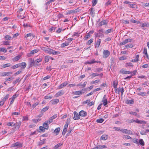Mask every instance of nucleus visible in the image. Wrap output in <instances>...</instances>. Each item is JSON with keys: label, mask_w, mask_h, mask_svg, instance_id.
I'll return each mask as SVG.
<instances>
[{"label": "nucleus", "mask_w": 149, "mask_h": 149, "mask_svg": "<svg viewBox=\"0 0 149 149\" xmlns=\"http://www.w3.org/2000/svg\"><path fill=\"white\" fill-rule=\"evenodd\" d=\"M132 41V40L130 38H128L124 40L123 41L120 43V46H122L125 45L127 43L131 42Z\"/></svg>", "instance_id": "obj_1"}, {"label": "nucleus", "mask_w": 149, "mask_h": 149, "mask_svg": "<svg viewBox=\"0 0 149 149\" xmlns=\"http://www.w3.org/2000/svg\"><path fill=\"white\" fill-rule=\"evenodd\" d=\"M41 49L43 51L45 52L47 54H49L50 53V48H49L47 46L46 47H41Z\"/></svg>", "instance_id": "obj_2"}, {"label": "nucleus", "mask_w": 149, "mask_h": 149, "mask_svg": "<svg viewBox=\"0 0 149 149\" xmlns=\"http://www.w3.org/2000/svg\"><path fill=\"white\" fill-rule=\"evenodd\" d=\"M103 57L106 58L108 57L110 54V52L108 50H104L103 52Z\"/></svg>", "instance_id": "obj_3"}, {"label": "nucleus", "mask_w": 149, "mask_h": 149, "mask_svg": "<svg viewBox=\"0 0 149 149\" xmlns=\"http://www.w3.org/2000/svg\"><path fill=\"white\" fill-rule=\"evenodd\" d=\"M12 146L16 147V148H20L22 146V144L17 142L13 144Z\"/></svg>", "instance_id": "obj_4"}, {"label": "nucleus", "mask_w": 149, "mask_h": 149, "mask_svg": "<svg viewBox=\"0 0 149 149\" xmlns=\"http://www.w3.org/2000/svg\"><path fill=\"white\" fill-rule=\"evenodd\" d=\"M121 131L122 132L128 134H132V133L131 131L125 129H121Z\"/></svg>", "instance_id": "obj_5"}, {"label": "nucleus", "mask_w": 149, "mask_h": 149, "mask_svg": "<svg viewBox=\"0 0 149 149\" xmlns=\"http://www.w3.org/2000/svg\"><path fill=\"white\" fill-rule=\"evenodd\" d=\"M74 116L73 117V118L74 120H79L80 118V116L79 114H78V113L75 111L73 113Z\"/></svg>", "instance_id": "obj_6"}, {"label": "nucleus", "mask_w": 149, "mask_h": 149, "mask_svg": "<svg viewBox=\"0 0 149 149\" xmlns=\"http://www.w3.org/2000/svg\"><path fill=\"white\" fill-rule=\"evenodd\" d=\"M102 102H103V105L104 106L107 107V106L108 104L107 99L106 98V95H104L102 98Z\"/></svg>", "instance_id": "obj_7"}, {"label": "nucleus", "mask_w": 149, "mask_h": 149, "mask_svg": "<svg viewBox=\"0 0 149 149\" xmlns=\"http://www.w3.org/2000/svg\"><path fill=\"white\" fill-rule=\"evenodd\" d=\"M85 91V89H82L81 91H74L73 92V93L74 95H80L82 94V91Z\"/></svg>", "instance_id": "obj_8"}, {"label": "nucleus", "mask_w": 149, "mask_h": 149, "mask_svg": "<svg viewBox=\"0 0 149 149\" xmlns=\"http://www.w3.org/2000/svg\"><path fill=\"white\" fill-rule=\"evenodd\" d=\"M80 116L81 117H85L87 116V113L84 110L81 111L79 113Z\"/></svg>", "instance_id": "obj_9"}, {"label": "nucleus", "mask_w": 149, "mask_h": 149, "mask_svg": "<svg viewBox=\"0 0 149 149\" xmlns=\"http://www.w3.org/2000/svg\"><path fill=\"white\" fill-rule=\"evenodd\" d=\"M100 63V61H95V59H92L90 61H87L86 62L85 64H91L95 63Z\"/></svg>", "instance_id": "obj_10"}, {"label": "nucleus", "mask_w": 149, "mask_h": 149, "mask_svg": "<svg viewBox=\"0 0 149 149\" xmlns=\"http://www.w3.org/2000/svg\"><path fill=\"white\" fill-rule=\"evenodd\" d=\"M60 53L61 52L59 51H56L51 49L49 54H52L53 55H58L60 54Z\"/></svg>", "instance_id": "obj_11"}, {"label": "nucleus", "mask_w": 149, "mask_h": 149, "mask_svg": "<svg viewBox=\"0 0 149 149\" xmlns=\"http://www.w3.org/2000/svg\"><path fill=\"white\" fill-rule=\"evenodd\" d=\"M120 72L123 74H132V72L129 71H126L122 69L120 71Z\"/></svg>", "instance_id": "obj_12"}, {"label": "nucleus", "mask_w": 149, "mask_h": 149, "mask_svg": "<svg viewBox=\"0 0 149 149\" xmlns=\"http://www.w3.org/2000/svg\"><path fill=\"white\" fill-rule=\"evenodd\" d=\"M57 114H54L53 116L51 117L48 121L49 122V124H50L51 123H52L53 122V120L56 118H57Z\"/></svg>", "instance_id": "obj_13"}, {"label": "nucleus", "mask_w": 149, "mask_h": 149, "mask_svg": "<svg viewBox=\"0 0 149 149\" xmlns=\"http://www.w3.org/2000/svg\"><path fill=\"white\" fill-rule=\"evenodd\" d=\"M39 51V50L37 49H35L31 51L29 53L27 54L28 57H30L31 56V54H34L36 53Z\"/></svg>", "instance_id": "obj_14"}, {"label": "nucleus", "mask_w": 149, "mask_h": 149, "mask_svg": "<svg viewBox=\"0 0 149 149\" xmlns=\"http://www.w3.org/2000/svg\"><path fill=\"white\" fill-rule=\"evenodd\" d=\"M64 93V92L63 91L61 90L58 91L57 93L55 95V96L56 97H58L59 96H61L63 95Z\"/></svg>", "instance_id": "obj_15"}, {"label": "nucleus", "mask_w": 149, "mask_h": 149, "mask_svg": "<svg viewBox=\"0 0 149 149\" xmlns=\"http://www.w3.org/2000/svg\"><path fill=\"white\" fill-rule=\"evenodd\" d=\"M108 21L107 20H105L101 21L99 24V26H100L103 25H107Z\"/></svg>", "instance_id": "obj_16"}, {"label": "nucleus", "mask_w": 149, "mask_h": 149, "mask_svg": "<svg viewBox=\"0 0 149 149\" xmlns=\"http://www.w3.org/2000/svg\"><path fill=\"white\" fill-rule=\"evenodd\" d=\"M68 84V83L67 82H63L58 86V89H61L64 87L66 86Z\"/></svg>", "instance_id": "obj_17"}, {"label": "nucleus", "mask_w": 149, "mask_h": 149, "mask_svg": "<svg viewBox=\"0 0 149 149\" xmlns=\"http://www.w3.org/2000/svg\"><path fill=\"white\" fill-rule=\"evenodd\" d=\"M49 122L48 120L46 121L43 124V126L46 130H48L49 128Z\"/></svg>", "instance_id": "obj_18"}, {"label": "nucleus", "mask_w": 149, "mask_h": 149, "mask_svg": "<svg viewBox=\"0 0 149 149\" xmlns=\"http://www.w3.org/2000/svg\"><path fill=\"white\" fill-rule=\"evenodd\" d=\"M12 72H3L1 73V76H6L10 75V74H11Z\"/></svg>", "instance_id": "obj_19"}, {"label": "nucleus", "mask_w": 149, "mask_h": 149, "mask_svg": "<svg viewBox=\"0 0 149 149\" xmlns=\"http://www.w3.org/2000/svg\"><path fill=\"white\" fill-rule=\"evenodd\" d=\"M30 66L31 67H32L33 66H36V64L35 61H34V59H32L31 58L30 59Z\"/></svg>", "instance_id": "obj_20"}, {"label": "nucleus", "mask_w": 149, "mask_h": 149, "mask_svg": "<svg viewBox=\"0 0 149 149\" xmlns=\"http://www.w3.org/2000/svg\"><path fill=\"white\" fill-rule=\"evenodd\" d=\"M26 64L25 62H22L19 64V67H21L22 69H24L26 67Z\"/></svg>", "instance_id": "obj_21"}, {"label": "nucleus", "mask_w": 149, "mask_h": 149, "mask_svg": "<svg viewBox=\"0 0 149 149\" xmlns=\"http://www.w3.org/2000/svg\"><path fill=\"white\" fill-rule=\"evenodd\" d=\"M59 102V100L58 99L52 100L50 101V102L52 105L57 104V103Z\"/></svg>", "instance_id": "obj_22"}, {"label": "nucleus", "mask_w": 149, "mask_h": 149, "mask_svg": "<svg viewBox=\"0 0 149 149\" xmlns=\"http://www.w3.org/2000/svg\"><path fill=\"white\" fill-rule=\"evenodd\" d=\"M101 42V39H98L97 41V42L95 43V48H98L99 47L100 45Z\"/></svg>", "instance_id": "obj_23"}, {"label": "nucleus", "mask_w": 149, "mask_h": 149, "mask_svg": "<svg viewBox=\"0 0 149 149\" xmlns=\"http://www.w3.org/2000/svg\"><path fill=\"white\" fill-rule=\"evenodd\" d=\"M60 130L61 129L60 127H57L55 129L54 132V133L56 135H57L58 134Z\"/></svg>", "instance_id": "obj_24"}, {"label": "nucleus", "mask_w": 149, "mask_h": 149, "mask_svg": "<svg viewBox=\"0 0 149 149\" xmlns=\"http://www.w3.org/2000/svg\"><path fill=\"white\" fill-rule=\"evenodd\" d=\"M135 122L136 123H139L140 124L142 123L146 124V121H145L139 120L138 119H136L135 120Z\"/></svg>", "instance_id": "obj_25"}, {"label": "nucleus", "mask_w": 149, "mask_h": 149, "mask_svg": "<svg viewBox=\"0 0 149 149\" xmlns=\"http://www.w3.org/2000/svg\"><path fill=\"white\" fill-rule=\"evenodd\" d=\"M87 82L86 81H85L83 84H82L81 83H80L79 84H77V86H81L82 88H84L85 87L86 84H87Z\"/></svg>", "instance_id": "obj_26"}, {"label": "nucleus", "mask_w": 149, "mask_h": 149, "mask_svg": "<svg viewBox=\"0 0 149 149\" xmlns=\"http://www.w3.org/2000/svg\"><path fill=\"white\" fill-rule=\"evenodd\" d=\"M139 55H136V58L135 59H132L131 60V61L132 62H137L139 61Z\"/></svg>", "instance_id": "obj_27"}, {"label": "nucleus", "mask_w": 149, "mask_h": 149, "mask_svg": "<svg viewBox=\"0 0 149 149\" xmlns=\"http://www.w3.org/2000/svg\"><path fill=\"white\" fill-rule=\"evenodd\" d=\"M21 57V55H18L14 57L13 60L14 61H17L20 59Z\"/></svg>", "instance_id": "obj_28"}, {"label": "nucleus", "mask_w": 149, "mask_h": 149, "mask_svg": "<svg viewBox=\"0 0 149 149\" xmlns=\"http://www.w3.org/2000/svg\"><path fill=\"white\" fill-rule=\"evenodd\" d=\"M143 54L146 56V57L148 59H149V57L147 52V49L146 48H145L144 49L143 52Z\"/></svg>", "instance_id": "obj_29"}, {"label": "nucleus", "mask_w": 149, "mask_h": 149, "mask_svg": "<svg viewBox=\"0 0 149 149\" xmlns=\"http://www.w3.org/2000/svg\"><path fill=\"white\" fill-rule=\"evenodd\" d=\"M21 125V123L20 122H17L15 123L14 124V126H15V128H17L19 129Z\"/></svg>", "instance_id": "obj_30"}, {"label": "nucleus", "mask_w": 149, "mask_h": 149, "mask_svg": "<svg viewBox=\"0 0 149 149\" xmlns=\"http://www.w3.org/2000/svg\"><path fill=\"white\" fill-rule=\"evenodd\" d=\"M89 11H90V13L91 14L92 17H94L95 14V10L93 8H91L89 10Z\"/></svg>", "instance_id": "obj_31"}, {"label": "nucleus", "mask_w": 149, "mask_h": 149, "mask_svg": "<svg viewBox=\"0 0 149 149\" xmlns=\"http://www.w3.org/2000/svg\"><path fill=\"white\" fill-rule=\"evenodd\" d=\"M133 45L131 44H128L127 45H125L124 46V49H128L130 48H132L133 47Z\"/></svg>", "instance_id": "obj_32"}, {"label": "nucleus", "mask_w": 149, "mask_h": 149, "mask_svg": "<svg viewBox=\"0 0 149 149\" xmlns=\"http://www.w3.org/2000/svg\"><path fill=\"white\" fill-rule=\"evenodd\" d=\"M49 109V106H46L45 107L43 108L42 109V110L41 111V112L42 113L47 111Z\"/></svg>", "instance_id": "obj_33"}, {"label": "nucleus", "mask_w": 149, "mask_h": 149, "mask_svg": "<svg viewBox=\"0 0 149 149\" xmlns=\"http://www.w3.org/2000/svg\"><path fill=\"white\" fill-rule=\"evenodd\" d=\"M32 36L33 38H34L35 37V36L31 33H29L27 34L25 36L24 38H27L28 37H30Z\"/></svg>", "instance_id": "obj_34"}, {"label": "nucleus", "mask_w": 149, "mask_h": 149, "mask_svg": "<svg viewBox=\"0 0 149 149\" xmlns=\"http://www.w3.org/2000/svg\"><path fill=\"white\" fill-rule=\"evenodd\" d=\"M108 138V136L107 135L104 134L101 136V139L103 140H105L107 139Z\"/></svg>", "instance_id": "obj_35"}, {"label": "nucleus", "mask_w": 149, "mask_h": 149, "mask_svg": "<svg viewBox=\"0 0 149 149\" xmlns=\"http://www.w3.org/2000/svg\"><path fill=\"white\" fill-rule=\"evenodd\" d=\"M11 65V64L10 63H6L3 64L2 65V68H4L6 67H10Z\"/></svg>", "instance_id": "obj_36"}, {"label": "nucleus", "mask_w": 149, "mask_h": 149, "mask_svg": "<svg viewBox=\"0 0 149 149\" xmlns=\"http://www.w3.org/2000/svg\"><path fill=\"white\" fill-rule=\"evenodd\" d=\"M41 119L38 118V119H33L32 120V122L33 123L36 124L37 122L41 120Z\"/></svg>", "instance_id": "obj_37"}, {"label": "nucleus", "mask_w": 149, "mask_h": 149, "mask_svg": "<svg viewBox=\"0 0 149 149\" xmlns=\"http://www.w3.org/2000/svg\"><path fill=\"white\" fill-rule=\"evenodd\" d=\"M141 27H149V23L145 22L143 23L141 25Z\"/></svg>", "instance_id": "obj_38"}, {"label": "nucleus", "mask_w": 149, "mask_h": 149, "mask_svg": "<svg viewBox=\"0 0 149 149\" xmlns=\"http://www.w3.org/2000/svg\"><path fill=\"white\" fill-rule=\"evenodd\" d=\"M126 103L127 104H132L134 103V100H133L132 99L131 100H127L126 102Z\"/></svg>", "instance_id": "obj_39"}, {"label": "nucleus", "mask_w": 149, "mask_h": 149, "mask_svg": "<svg viewBox=\"0 0 149 149\" xmlns=\"http://www.w3.org/2000/svg\"><path fill=\"white\" fill-rule=\"evenodd\" d=\"M40 103V102H39V101H38V102H35V103H34V104H33L32 105V109H34L37 106V105H38Z\"/></svg>", "instance_id": "obj_40"}, {"label": "nucleus", "mask_w": 149, "mask_h": 149, "mask_svg": "<svg viewBox=\"0 0 149 149\" xmlns=\"http://www.w3.org/2000/svg\"><path fill=\"white\" fill-rule=\"evenodd\" d=\"M62 145L63 144L61 143H58L54 146V148L53 149H58V148Z\"/></svg>", "instance_id": "obj_41"}, {"label": "nucleus", "mask_w": 149, "mask_h": 149, "mask_svg": "<svg viewBox=\"0 0 149 149\" xmlns=\"http://www.w3.org/2000/svg\"><path fill=\"white\" fill-rule=\"evenodd\" d=\"M9 97V95L7 94L4 97H3L2 100L3 101H4V102H5V101H6L8 98Z\"/></svg>", "instance_id": "obj_42"}, {"label": "nucleus", "mask_w": 149, "mask_h": 149, "mask_svg": "<svg viewBox=\"0 0 149 149\" xmlns=\"http://www.w3.org/2000/svg\"><path fill=\"white\" fill-rule=\"evenodd\" d=\"M42 58H39L37 59L35 61V62L36 65H37V64L39 62L42 61Z\"/></svg>", "instance_id": "obj_43"}, {"label": "nucleus", "mask_w": 149, "mask_h": 149, "mask_svg": "<svg viewBox=\"0 0 149 149\" xmlns=\"http://www.w3.org/2000/svg\"><path fill=\"white\" fill-rule=\"evenodd\" d=\"M98 147L99 149H102L107 148V147L104 145H98Z\"/></svg>", "instance_id": "obj_44"}, {"label": "nucleus", "mask_w": 149, "mask_h": 149, "mask_svg": "<svg viewBox=\"0 0 149 149\" xmlns=\"http://www.w3.org/2000/svg\"><path fill=\"white\" fill-rule=\"evenodd\" d=\"M53 97L52 95H47L44 97V98L45 99H51Z\"/></svg>", "instance_id": "obj_45"}, {"label": "nucleus", "mask_w": 149, "mask_h": 149, "mask_svg": "<svg viewBox=\"0 0 149 149\" xmlns=\"http://www.w3.org/2000/svg\"><path fill=\"white\" fill-rule=\"evenodd\" d=\"M139 143L141 146H143L144 145V142L142 139H140L139 140Z\"/></svg>", "instance_id": "obj_46"}, {"label": "nucleus", "mask_w": 149, "mask_h": 149, "mask_svg": "<svg viewBox=\"0 0 149 149\" xmlns=\"http://www.w3.org/2000/svg\"><path fill=\"white\" fill-rule=\"evenodd\" d=\"M93 42V38H91L88 41L86 44L88 45H90Z\"/></svg>", "instance_id": "obj_47"}, {"label": "nucleus", "mask_w": 149, "mask_h": 149, "mask_svg": "<svg viewBox=\"0 0 149 149\" xmlns=\"http://www.w3.org/2000/svg\"><path fill=\"white\" fill-rule=\"evenodd\" d=\"M124 91V89L123 88H118V92H121V95H122L123 94V92Z\"/></svg>", "instance_id": "obj_48"}, {"label": "nucleus", "mask_w": 149, "mask_h": 149, "mask_svg": "<svg viewBox=\"0 0 149 149\" xmlns=\"http://www.w3.org/2000/svg\"><path fill=\"white\" fill-rule=\"evenodd\" d=\"M50 59V57L47 56H45V62H48Z\"/></svg>", "instance_id": "obj_49"}, {"label": "nucleus", "mask_w": 149, "mask_h": 149, "mask_svg": "<svg viewBox=\"0 0 149 149\" xmlns=\"http://www.w3.org/2000/svg\"><path fill=\"white\" fill-rule=\"evenodd\" d=\"M69 45V42H64L62 43L61 45L62 47H65L68 46Z\"/></svg>", "instance_id": "obj_50"}, {"label": "nucleus", "mask_w": 149, "mask_h": 149, "mask_svg": "<svg viewBox=\"0 0 149 149\" xmlns=\"http://www.w3.org/2000/svg\"><path fill=\"white\" fill-rule=\"evenodd\" d=\"M3 52L4 53H6L7 52V50L5 48H0V52Z\"/></svg>", "instance_id": "obj_51"}, {"label": "nucleus", "mask_w": 149, "mask_h": 149, "mask_svg": "<svg viewBox=\"0 0 149 149\" xmlns=\"http://www.w3.org/2000/svg\"><path fill=\"white\" fill-rule=\"evenodd\" d=\"M91 78H93L95 77L98 76H99V74L96 73H93L91 75Z\"/></svg>", "instance_id": "obj_52"}, {"label": "nucleus", "mask_w": 149, "mask_h": 149, "mask_svg": "<svg viewBox=\"0 0 149 149\" xmlns=\"http://www.w3.org/2000/svg\"><path fill=\"white\" fill-rule=\"evenodd\" d=\"M11 38V36H10L6 35L5 36L4 39L6 40H9Z\"/></svg>", "instance_id": "obj_53"}, {"label": "nucleus", "mask_w": 149, "mask_h": 149, "mask_svg": "<svg viewBox=\"0 0 149 149\" xmlns=\"http://www.w3.org/2000/svg\"><path fill=\"white\" fill-rule=\"evenodd\" d=\"M104 121V120L103 119L101 118L97 119L96 120V122L98 123H102Z\"/></svg>", "instance_id": "obj_54"}, {"label": "nucleus", "mask_w": 149, "mask_h": 149, "mask_svg": "<svg viewBox=\"0 0 149 149\" xmlns=\"http://www.w3.org/2000/svg\"><path fill=\"white\" fill-rule=\"evenodd\" d=\"M19 78H18L15 80L13 82V84L14 85H15L17 82L20 81L21 80H19Z\"/></svg>", "instance_id": "obj_55"}, {"label": "nucleus", "mask_w": 149, "mask_h": 149, "mask_svg": "<svg viewBox=\"0 0 149 149\" xmlns=\"http://www.w3.org/2000/svg\"><path fill=\"white\" fill-rule=\"evenodd\" d=\"M130 7L132 8H135L136 7V5L135 4L130 3L129 4Z\"/></svg>", "instance_id": "obj_56"}, {"label": "nucleus", "mask_w": 149, "mask_h": 149, "mask_svg": "<svg viewBox=\"0 0 149 149\" xmlns=\"http://www.w3.org/2000/svg\"><path fill=\"white\" fill-rule=\"evenodd\" d=\"M100 80H99V79L96 80L94 81H92L91 82V84H95V83H98L100 82Z\"/></svg>", "instance_id": "obj_57"}, {"label": "nucleus", "mask_w": 149, "mask_h": 149, "mask_svg": "<svg viewBox=\"0 0 149 149\" xmlns=\"http://www.w3.org/2000/svg\"><path fill=\"white\" fill-rule=\"evenodd\" d=\"M91 36L88 33H87V35L84 37V40H87Z\"/></svg>", "instance_id": "obj_58"}, {"label": "nucleus", "mask_w": 149, "mask_h": 149, "mask_svg": "<svg viewBox=\"0 0 149 149\" xmlns=\"http://www.w3.org/2000/svg\"><path fill=\"white\" fill-rule=\"evenodd\" d=\"M127 59V58L125 56H121V57H120L119 58V60H121V61H122V60H125Z\"/></svg>", "instance_id": "obj_59"}, {"label": "nucleus", "mask_w": 149, "mask_h": 149, "mask_svg": "<svg viewBox=\"0 0 149 149\" xmlns=\"http://www.w3.org/2000/svg\"><path fill=\"white\" fill-rule=\"evenodd\" d=\"M26 104L28 107H29L30 109H32V105H31L30 102H27Z\"/></svg>", "instance_id": "obj_60"}, {"label": "nucleus", "mask_w": 149, "mask_h": 149, "mask_svg": "<svg viewBox=\"0 0 149 149\" xmlns=\"http://www.w3.org/2000/svg\"><path fill=\"white\" fill-rule=\"evenodd\" d=\"M19 64H18L14 65L12 67V68L13 69H15L19 67Z\"/></svg>", "instance_id": "obj_61"}, {"label": "nucleus", "mask_w": 149, "mask_h": 149, "mask_svg": "<svg viewBox=\"0 0 149 149\" xmlns=\"http://www.w3.org/2000/svg\"><path fill=\"white\" fill-rule=\"evenodd\" d=\"M125 66L126 67L133 66V65L131 63L129 62L126 63L125 64Z\"/></svg>", "instance_id": "obj_62"}, {"label": "nucleus", "mask_w": 149, "mask_h": 149, "mask_svg": "<svg viewBox=\"0 0 149 149\" xmlns=\"http://www.w3.org/2000/svg\"><path fill=\"white\" fill-rule=\"evenodd\" d=\"M97 2V0H92V6H95Z\"/></svg>", "instance_id": "obj_63"}, {"label": "nucleus", "mask_w": 149, "mask_h": 149, "mask_svg": "<svg viewBox=\"0 0 149 149\" xmlns=\"http://www.w3.org/2000/svg\"><path fill=\"white\" fill-rule=\"evenodd\" d=\"M45 129L43 126H40L39 127V130L42 132H44Z\"/></svg>", "instance_id": "obj_64"}]
</instances>
